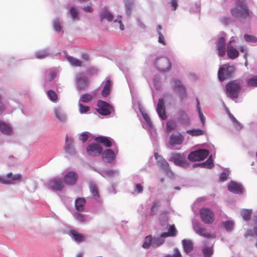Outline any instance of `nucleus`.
Instances as JSON below:
<instances>
[{"mask_svg":"<svg viewBox=\"0 0 257 257\" xmlns=\"http://www.w3.org/2000/svg\"><path fill=\"white\" fill-rule=\"evenodd\" d=\"M241 82L240 80H230L225 85L224 92L226 96L231 99L238 98L241 91Z\"/></svg>","mask_w":257,"mask_h":257,"instance_id":"1","label":"nucleus"},{"mask_svg":"<svg viewBox=\"0 0 257 257\" xmlns=\"http://www.w3.org/2000/svg\"><path fill=\"white\" fill-rule=\"evenodd\" d=\"M230 12L234 18L240 20L249 19L252 14L246 4L243 1H238L236 7L231 9Z\"/></svg>","mask_w":257,"mask_h":257,"instance_id":"2","label":"nucleus"},{"mask_svg":"<svg viewBox=\"0 0 257 257\" xmlns=\"http://www.w3.org/2000/svg\"><path fill=\"white\" fill-rule=\"evenodd\" d=\"M201 220L205 224H210L214 221V214L213 211L207 208H202L199 210Z\"/></svg>","mask_w":257,"mask_h":257,"instance_id":"3","label":"nucleus"},{"mask_svg":"<svg viewBox=\"0 0 257 257\" xmlns=\"http://www.w3.org/2000/svg\"><path fill=\"white\" fill-rule=\"evenodd\" d=\"M234 71L233 66L224 65L220 67L218 70V76L220 81H223L225 79L230 77Z\"/></svg>","mask_w":257,"mask_h":257,"instance_id":"4","label":"nucleus"},{"mask_svg":"<svg viewBox=\"0 0 257 257\" xmlns=\"http://www.w3.org/2000/svg\"><path fill=\"white\" fill-rule=\"evenodd\" d=\"M96 109L97 112L102 115H108L113 110V107L108 103L102 100L97 101Z\"/></svg>","mask_w":257,"mask_h":257,"instance_id":"5","label":"nucleus"},{"mask_svg":"<svg viewBox=\"0 0 257 257\" xmlns=\"http://www.w3.org/2000/svg\"><path fill=\"white\" fill-rule=\"evenodd\" d=\"M169 161L173 162L176 165L183 168H187L189 166L186 157L183 154L174 153Z\"/></svg>","mask_w":257,"mask_h":257,"instance_id":"6","label":"nucleus"},{"mask_svg":"<svg viewBox=\"0 0 257 257\" xmlns=\"http://www.w3.org/2000/svg\"><path fill=\"white\" fill-rule=\"evenodd\" d=\"M208 154V150L200 149L191 152L188 155V159L191 161H199L205 159Z\"/></svg>","mask_w":257,"mask_h":257,"instance_id":"7","label":"nucleus"},{"mask_svg":"<svg viewBox=\"0 0 257 257\" xmlns=\"http://www.w3.org/2000/svg\"><path fill=\"white\" fill-rule=\"evenodd\" d=\"M21 174H13L10 172L6 175L0 176V183L4 184H12L15 181L21 180Z\"/></svg>","mask_w":257,"mask_h":257,"instance_id":"8","label":"nucleus"},{"mask_svg":"<svg viewBox=\"0 0 257 257\" xmlns=\"http://www.w3.org/2000/svg\"><path fill=\"white\" fill-rule=\"evenodd\" d=\"M155 64L158 69L163 72L168 71L171 67V63L169 60L165 57L158 58Z\"/></svg>","mask_w":257,"mask_h":257,"instance_id":"9","label":"nucleus"},{"mask_svg":"<svg viewBox=\"0 0 257 257\" xmlns=\"http://www.w3.org/2000/svg\"><path fill=\"white\" fill-rule=\"evenodd\" d=\"M77 88L79 90H84L88 85L87 78L82 73L78 74L76 77Z\"/></svg>","mask_w":257,"mask_h":257,"instance_id":"10","label":"nucleus"},{"mask_svg":"<svg viewBox=\"0 0 257 257\" xmlns=\"http://www.w3.org/2000/svg\"><path fill=\"white\" fill-rule=\"evenodd\" d=\"M216 48L219 57H223L225 54V40L223 37H219L215 43Z\"/></svg>","mask_w":257,"mask_h":257,"instance_id":"11","label":"nucleus"},{"mask_svg":"<svg viewBox=\"0 0 257 257\" xmlns=\"http://www.w3.org/2000/svg\"><path fill=\"white\" fill-rule=\"evenodd\" d=\"M173 84L175 90L179 93L181 100L186 98L187 97L186 90L181 84L180 81L178 80H174Z\"/></svg>","mask_w":257,"mask_h":257,"instance_id":"12","label":"nucleus"},{"mask_svg":"<svg viewBox=\"0 0 257 257\" xmlns=\"http://www.w3.org/2000/svg\"><path fill=\"white\" fill-rule=\"evenodd\" d=\"M86 151L89 155L96 156L101 154L102 149V147L97 144H92L87 147Z\"/></svg>","mask_w":257,"mask_h":257,"instance_id":"13","label":"nucleus"},{"mask_svg":"<svg viewBox=\"0 0 257 257\" xmlns=\"http://www.w3.org/2000/svg\"><path fill=\"white\" fill-rule=\"evenodd\" d=\"M78 179V175L74 172L67 173L63 178L64 182L67 185H73L76 184Z\"/></svg>","mask_w":257,"mask_h":257,"instance_id":"14","label":"nucleus"},{"mask_svg":"<svg viewBox=\"0 0 257 257\" xmlns=\"http://www.w3.org/2000/svg\"><path fill=\"white\" fill-rule=\"evenodd\" d=\"M235 42L234 40H231L227 46V55L230 59H234L239 56V52L236 48L231 45V43Z\"/></svg>","mask_w":257,"mask_h":257,"instance_id":"15","label":"nucleus"},{"mask_svg":"<svg viewBox=\"0 0 257 257\" xmlns=\"http://www.w3.org/2000/svg\"><path fill=\"white\" fill-rule=\"evenodd\" d=\"M157 111L159 116L163 120L167 119L164 100L163 98H160L157 106Z\"/></svg>","mask_w":257,"mask_h":257,"instance_id":"16","label":"nucleus"},{"mask_svg":"<svg viewBox=\"0 0 257 257\" xmlns=\"http://www.w3.org/2000/svg\"><path fill=\"white\" fill-rule=\"evenodd\" d=\"M184 141V137L178 132L173 133L170 139V144L171 145H181Z\"/></svg>","mask_w":257,"mask_h":257,"instance_id":"17","label":"nucleus"},{"mask_svg":"<svg viewBox=\"0 0 257 257\" xmlns=\"http://www.w3.org/2000/svg\"><path fill=\"white\" fill-rule=\"evenodd\" d=\"M228 189L235 194H241L243 192L242 186L235 182H231L229 184Z\"/></svg>","mask_w":257,"mask_h":257,"instance_id":"18","label":"nucleus"},{"mask_svg":"<svg viewBox=\"0 0 257 257\" xmlns=\"http://www.w3.org/2000/svg\"><path fill=\"white\" fill-rule=\"evenodd\" d=\"M49 186L53 190L60 191L63 187V183L60 179H54L50 181Z\"/></svg>","mask_w":257,"mask_h":257,"instance_id":"19","label":"nucleus"},{"mask_svg":"<svg viewBox=\"0 0 257 257\" xmlns=\"http://www.w3.org/2000/svg\"><path fill=\"white\" fill-rule=\"evenodd\" d=\"M70 235L74 241L77 242H81L85 240V236L84 234L80 233L75 230H70Z\"/></svg>","mask_w":257,"mask_h":257,"instance_id":"20","label":"nucleus"},{"mask_svg":"<svg viewBox=\"0 0 257 257\" xmlns=\"http://www.w3.org/2000/svg\"><path fill=\"white\" fill-rule=\"evenodd\" d=\"M157 165L166 173H168L171 172V169L169 164L163 157H160V159L157 161Z\"/></svg>","mask_w":257,"mask_h":257,"instance_id":"21","label":"nucleus"},{"mask_svg":"<svg viewBox=\"0 0 257 257\" xmlns=\"http://www.w3.org/2000/svg\"><path fill=\"white\" fill-rule=\"evenodd\" d=\"M102 158L106 162L110 163L113 161L115 158V156L114 151L111 149H106L104 151L102 154Z\"/></svg>","mask_w":257,"mask_h":257,"instance_id":"22","label":"nucleus"},{"mask_svg":"<svg viewBox=\"0 0 257 257\" xmlns=\"http://www.w3.org/2000/svg\"><path fill=\"white\" fill-rule=\"evenodd\" d=\"M66 144L65 146V150L66 152L71 155L75 154V150L73 147V140L71 138H68V136H66L65 138Z\"/></svg>","mask_w":257,"mask_h":257,"instance_id":"23","label":"nucleus"},{"mask_svg":"<svg viewBox=\"0 0 257 257\" xmlns=\"http://www.w3.org/2000/svg\"><path fill=\"white\" fill-rule=\"evenodd\" d=\"M195 232L201 236L206 238H214V235H211L207 232L206 228L203 227H195L194 228Z\"/></svg>","mask_w":257,"mask_h":257,"instance_id":"24","label":"nucleus"},{"mask_svg":"<svg viewBox=\"0 0 257 257\" xmlns=\"http://www.w3.org/2000/svg\"><path fill=\"white\" fill-rule=\"evenodd\" d=\"M96 142L102 144L106 147H110L112 145L111 139L108 137L99 136L95 139Z\"/></svg>","mask_w":257,"mask_h":257,"instance_id":"25","label":"nucleus"},{"mask_svg":"<svg viewBox=\"0 0 257 257\" xmlns=\"http://www.w3.org/2000/svg\"><path fill=\"white\" fill-rule=\"evenodd\" d=\"M86 204V200L84 198L79 197L75 201V209L79 211H83Z\"/></svg>","mask_w":257,"mask_h":257,"instance_id":"26","label":"nucleus"},{"mask_svg":"<svg viewBox=\"0 0 257 257\" xmlns=\"http://www.w3.org/2000/svg\"><path fill=\"white\" fill-rule=\"evenodd\" d=\"M0 131L2 133L7 135H11L13 133L11 127L2 121H0Z\"/></svg>","mask_w":257,"mask_h":257,"instance_id":"27","label":"nucleus"},{"mask_svg":"<svg viewBox=\"0 0 257 257\" xmlns=\"http://www.w3.org/2000/svg\"><path fill=\"white\" fill-rule=\"evenodd\" d=\"M168 232H163L161 234L162 237H167L169 236H175L176 235L177 229L174 225H169L168 227Z\"/></svg>","mask_w":257,"mask_h":257,"instance_id":"28","label":"nucleus"},{"mask_svg":"<svg viewBox=\"0 0 257 257\" xmlns=\"http://www.w3.org/2000/svg\"><path fill=\"white\" fill-rule=\"evenodd\" d=\"M179 116L178 117V120L180 121L181 124L184 125H189L190 123V120L185 112L184 110H180L179 112Z\"/></svg>","mask_w":257,"mask_h":257,"instance_id":"29","label":"nucleus"},{"mask_svg":"<svg viewBox=\"0 0 257 257\" xmlns=\"http://www.w3.org/2000/svg\"><path fill=\"white\" fill-rule=\"evenodd\" d=\"M184 251L187 253L191 252L193 249L192 242L190 240L184 239L182 241Z\"/></svg>","mask_w":257,"mask_h":257,"instance_id":"30","label":"nucleus"},{"mask_svg":"<svg viewBox=\"0 0 257 257\" xmlns=\"http://www.w3.org/2000/svg\"><path fill=\"white\" fill-rule=\"evenodd\" d=\"M111 87V82L110 80H107L105 81L104 86L103 88V89L101 91L102 95L105 97H106L109 93Z\"/></svg>","mask_w":257,"mask_h":257,"instance_id":"31","label":"nucleus"},{"mask_svg":"<svg viewBox=\"0 0 257 257\" xmlns=\"http://www.w3.org/2000/svg\"><path fill=\"white\" fill-rule=\"evenodd\" d=\"M194 166H201L208 169H211L213 166V160L211 157L204 163L194 165Z\"/></svg>","mask_w":257,"mask_h":257,"instance_id":"32","label":"nucleus"},{"mask_svg":"<svg viewBox=\"0 0 257 257\" xmlns=\"http://www.w3.org/2000/svg\"><path fill=\"white\" fill-rule=\"evenodd\" d=\"M166 131L169 133L177 128V122L173 119L168 120L166 123Z\"/></svg>","mask_w":257,"mask_h":257,"instance_id":"33","label":"nucleus"},{"mask_svg":"<svg viewBox=\"0 0 257 257\" xmlns=\"http://www.w3.org/2000/svg\"><path fill=\"white\" fill-rule=\"evenodd\" d=\"M124 3L125 5L126 13L128 15H130L133 6L134 5V2L133 0H124Z\"/></svg>","mask_w":257,"mask_h":257,"instance_id":"34","label":"nucleus"},{"mask_svg":"<svg viewBox=\"0 0 257 257\" xmlns=\"http://www.w3.org/2000/svg\"><path fill=\"white\" fill-rule=\"evenodd\" d=\"M100 17L101 20L105 19L108 21H112L113 18V15L106 10L101 12L100 14Z\"/></svg>","mask_w":257,"mask_h":257,"instance_id":"35","label":"nucleus"},{"mask_svg":"<svg viewBox=\"0 0 257 257\" xmlns=\"http://www.w3.org/2000/svg\"><path fill=\"white\" fill-rule=\"evenodd\" d=\"M204 131L200 129H193L187 130L186 133L192 136H199L204 134Z\"/></svg>","mask_w":257,"mask_h":257,"instance_id":"36","label":"nucleus"},{"mask_svg":"<svg viewBox=\"0 0 257 257\" xmlns=\"http://www.w3.org/2000/svg\"><path fill=\"white\" fill-rule=\"evenodd\" d=\"M55 116L61 122H64L66 120V117L65 115L59 109H56L55 110Z\"/></svg>","mask_w":257,"mask_h":257,"instance_id":"37","label":"nucleus"},{"mask_svg":"<svg viewBox=\"0 0 257 257\" xmlns=\"http://www.w3.org/2000/svg\"><path fill=\"white\" fill-rule=\"evenodd\" d=\"M67 60L74 66L79 67L81 66L82 62L80 60L71 56L67 57Z\"/></svg>","mask_w":257,"mask_h":257,"instance_id":"38","label":"nucleus"},{"mask_svg":"<svg viewBox=\"0 0 257 257\" xmlns=\"http://www.w3.org/2000/svg\"><path fill=\"white\" fill-rule=\"evenodd\" d=\"M162 238L161 236L159 237L154 238L152 240V246L154 247H157L163 244L164 239Z\"/></svg>","mask_w":257,"mask_h":257,"instance_id":"39","label":"nucleus"},{"mask_svg":"<svg viewBox=\"0 0 257 257\" xmlns=\"http://www.w3.org/2000/svg\"><path fill=\"white\" fill-rule=\"evenodd\" d=\"M251 212L248 209H243L241 212V214L243 218L245 220H249L250 218Z\"/></svg>","mask_w":257,"mask_h":257,"instance_id":"40","label":"nucleus"},{"mask_svg":"<svg viewBox=\"0 0 257 257\" xmlns=\"http://www.w3.org/2000/svg\"><path fill=\"white\" fill-rule=\"evenodd\" d=\"M91 194L94 197H99V194L97 186L95 184H91L89 186Z\"/></svg>","mask_w":257,"mask_h":257,"instance_id":"41","label":"nucleus"},{"mask_svg":"<svg viewBox=\"0 0 257 257\" xmlns=\"http://www.w3.org/2000/svg\"><path fill=\"white\" fill-rule=\"evenodd\" d=\"M153 239L151 235H148L145 237V242H144L142 246L144 248H148L149 247L151 243L152 244Z\"/></svg>","mask_w":257,"mask_h":257,"instance_id":"42","label":"nucleus"},{"mask_svg":"<svg viewBox=\"0 0 257 257\" xmlns=\"http://www.w3.org/2000/svg\"><path fill=\"white\" fill-rule=\"evenodd\" d=\"M92 99V96L90 94L85 93L81 96L80 100L84 103H87Z\"/></svg>","mask_w":257,"mask_h":257,"instance_id":"43","label":"nucleus"},{"mask_svg":"<svg viewBox=\"0 0 257 257\" xmlns=\"http://www.w3.org/2000/svg\"><path fill=\"white\" fill-rule=\"evenodd\" d=\"M47 94L50 99L53 101H55L57 100V94L55 91L52 90H49L47 91Z\"/></svg>","mask_w":257,"mask_h":257,"instance_id":"44","label":"nucleus"},{"mask_svg":"<svg viewBox=\"0 0 257 257\" xmlns=\"http://www.w3.org/2000/svg\"><path fill=\"white\" fill-rule=\"evenodd\" d=\"M159 205L160 202L159 201H156L153 203L150 212L151 215L153 216L156 214L157 211V208L159 206Z\"/></svg>","mask_w":257,"mask_h":257,"instance_id":"45","label":"nucleus"},{"mask_svg":"<svg viewBox=\"0 0 257 257\" xmlns=\"http://www.w3.org/2000/svg\"><path fill=\"white\" fill-rule=\"evenodd\" d=\"M244 39L245 41L247 42H251V43L257 42V38H256L255 37L252 36V35L245 34L244 36Z\"/></svg>","mask_w":257,"mask_h":257,"instance_id":"46","label":"nucleus"},{"mask_svg":"<svg viewBox=\"0 0 257 257\" xmlns=\"http://www.w3.org/2000/svg\"><path fill=\"white\" fill-rule=\"evenodd\" d=\"M247 84L250 86L256 87H257V76H254L249 78L247 81Z\"/></svg>","mask_w":257,"mask_h":257,"instance_id":"47","label":"nucleus"},{"mask_svg":"<svg viewBox=\"0 0 257 257\" xmlns=\"http://www.w3.org/2000/svg\"><path fill=\"white\" fill-rule=\"evenodd\" d=\"M223 226L227 230H231L233 227V222L231 220H227L222 222Z\"/></svg>","mask_w":257,"mask_h":257,"instance_id":"48","label":"nucleus"},{"mask_svg":"<svg viewBox=\"0 0 257 257\" xmlns=\"http://www.w3.org/2000/svg\"><path fill=\"white\" fill-rule=\"evenodd\" d=\"M121 17L119 16L117 17V19L114 20V23L115 24L116 26H119V29L121 30H123L124 29V27L121 22Z\"/></svg>","mask_w":257,"mask_h":257,"instance_id":"49","label":"nucleus"},{"mask_svg":"<svg viewBox=\"0 0 257 257\" xmlns=\"http://www.w3.org/2000/svg\"><path fill=\"white\" fill-rule=\"evenodd\" d=\"M36 57L39 59H43L46 57L48 55V53L47 51H42L38 52L36 54Z\"/></svg>","mask_w":257,"mask_h":257,"instance_id":"50","label":"nucleus"},{"mask_svg":"<svg viewBox=\"0 0 257 257\" xmlns=\"http://www.w3.org/2000/svg\"><path fill=\"white\" fill-rule=\"evenodd\" d=\"M75 218L80 222H85L86 221L85 217L84 215L80 213H76L75 214Z\"/></svg>","mask_w":257,"mask_h":257,"instance_id":"51","label":"nucleus"},{"mask_svg":"<svg viewBox=\"0 0 257 257\" xmlns=\"http://www.w3.org/2000/svg\"><path fill=\"white\" fill-rule=\"evenodd\" d=\"M197 108L199 111L200 118V120H201L202 124H204V122H205V117L204 116L203 113L201 112V108H200V107L199 106V101L197 98Z\"/></svg>","mask_w":257,"mask_h":257,"instance_id":"52","label":"nucleus"},{"mask_svg":"<svg viewBox=\"0 0 257 257\" xmlns=\"http://www.w3.org/2000/svg\"><path fill=\"white\" fill-rule=\"evenodd\" d=\"M53 27L55 30L57 32H60L61 30V27L59 20H56L53 22Z\"/></svg>","mask_w":257,"mask_h":257,"instance_id":"53","label":"nucleus"},{"mask_svg":"<svg viewBox=\"0 0 257 257\" xmlns=\"http://www.w3.org/2000/svg\"><path fill=\"white\" fill-rule=\"evenodd\" d=\"M70 13L71 15L72 18L74 20L76 19L78 17V13L76 10L73 8L71 7L70 10Z\"/></svg>","mask_w":257,"mask_h":257,"instance_id":"54","label":"nucleus"},{"mask_svg":"<svg viewBox=\"0 0 257 257\" xmlns=\"http://www.w3.org/2000/svg\"><path fill=\"white\" fill-rule=\"evenodd\" d=\"M79 111L81 113H85L89 110V107L81 103L79 104Z\"/></svg>","mask_w":257,"mask_h":257,"instance_id":"55","label":"nucleus"},{"mask_svg":"<svg viewBox=\"0 0 257 257\" xmlns=\"http://www.w3.org/2000/svg\"><path fill=\"white\" fill-rule=\"evenodd\" d=\"M159 38H158V42L159 43L162 44L163 45H166V42L164 36L163 34L161 33V32H159Z\"/></svg>","mask_w":257,"mask_h":257,"instance_id":"56","label":"nucleus"},{"mask_svg":"<svg viewBox=\"0 0 257 257\" xmlns=\"http://www.w3.org/2000/svg\"><path fill=\"white\" fill-rule=\"evenodd\" d=\"M203 252L205 257H208L212 254V250L209 248H205L203 250Z\"/></svg>","mask_w":257,"mask_h":257,"instance_id":"57","label":"nucleus"},{"mask_svg":"<svg viewBox=\"0 0 257 257\" xmlns=\"http://www.w3.org/2000/svg\"><path fill=\"white\" fill-rule=\"evenodd\" d=\"M228 178V174L225 172H222L220 175L219 180L221 182H224L227 180Z\"/></svg>","mask_w":257,"mask_h":257,"instance_id":"58","label":"nucleus"},{"mask_svg":"<svg viewBox=\"0 0 257 257\" xmlns=\"http://www.w3.org/2000/svg\"><path fill=\"white\" fill-rule=\"evenodd\" d=\"M88 138V134L86 132L82 133L80 137V140L84 143Z\"/></svg>","mask_w":257,"mask_h":257,"instance_id":"59","label":"nucleus"},{"mask_svg":"<svg viewBox=\"0 0 257 257\" xmlns=\"http://www.w3.org/2000/svg\"><path fill=\"white\" fill-rule=\"evenodd\" d=\"M172 10L175 11L178 6V1L177 0H171V2Z\"/></svg>","mask_w":257,"mask_h":257,"instance_id":"60","label":"nucleus"},{"mask_svg":"<svg viewBox=\"0 0 257 257\" xmlns=\"http://www.w3.org/2000/svg\"><path fill=\"white\" fill-rule=\"evenodd\" d=\"M136 189L139 193H141L143 192V187L141 184H137L136 185Z\"/></svg>","mask_w":257,"mask_h":257,"instance_id":"61","label":"nucleus"},{"mask_svg":"<svg viewBox=\"0 0 257 257\" xmlns=\"http://www.w3.org/2000/svg\"><path fill=\"white\" fill-rule=\"evenodd\" d=\"M56 76V73L54 71H51L48 76L49 80L52 81L53 79H54Z\"/></svg>","mask_w":257,"mask_h":257,"instance_id":"62","label":"nucleus"},{"mask_svg":"<svg viewBox=\"0 0 257 257\" xmlns=\"http://www.w3.org/2000/svg\"><path fill=\"white\" fill-rule=\"evenodd\" d=\"M143 117L146 121L149 124H150L151 123V119L149 116V115L147 113L143 114Z\"/></svg>","mask_w":257,"mask_h":257,"instance_id":"63","label":"nucleus"},{"mask_svg":"<svg viewBox=\"0 0 257 257\" xmlns=\"http://www.w3.org/2000/svg\"><path fill=\"white\" fill-rule=\"evenodd\" d=\"M83 10L86 12H92L93 9L91 6H87L83 8Z\"/></svg>","mask_w":257,"mask_h":257,"instance_id":"64","label":"nucleus"}]
</instances>
